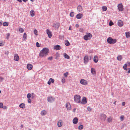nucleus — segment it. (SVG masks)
<instances>
[{
    "label": "nucleus",
    "instance_id": "30",
    "mask_svg": "<svg viewBox=\"0 0 130 130\" xmlns=\"http://www.w3.org/2000/svg\"><path fill=\"white\" fill-rule=\"evenodd\" d=\"M46 113V112L45 110H43L41 111V115L42 116H43L45 115Z\"/></svg>",
    "mask_w": 130,
    "mask_h": 130
},
{
    "label": "nucleus",
    "instance_id": "49",
    "mask_svg": "<svg viewBox=\"0 0 130 130\" xmlns=\"http://www.w3.org/2000/svg\"><path fill=\"white\" fill-rule=\"evenodd\" d=\"M10 33H8L7 34V39H8L9 38V37L10 36Z\"/></svg>",
    "mask_w": 130,
    "mask_h": 130
},
{
    "label": "nucleus",
    "instance_id": "11",
    "mask_svg": "<svg viewBox=\"0 0 130 130\" xmlns=\"http://www.w3.org/2000/svg\"><path fill=\"white\" fill-rule=\"evenodd\" d=\"M66 106L68 110H70L71 109V105L69 103H67L66 105Z\"/></svg>",
    "mask_w": 130,
    "mask_h": 130
},
{
    "label": "nucleus",
    "instance_id": "28",
    "mask_svg": "<svg viewBox=\"0 0 130 130\" xmlns=\"http://www.w3.org/2000/svg\"><path fill=\"white\" fill-rule=\"evenodd\" d=\"M122 58V56L121 55H118L117 57V60L119 61H121Z\"/></svg>",
    "mask_w": 130,
    "mask_h": 130
},
{
    "label": "nucleus",
    "instance_id": "8",
    "mask_svg": "<svg viewBox=\"0 0 130 130\" xmlns=\"http://www.w3.org/2000/svg\"><path fill=\"white\" fill-rule=\"evenodd\" d=\"M84 63L85 64L87 63L89 61L88 56L87 55L85 56L84 57Z\"/></svg>",
    "mask_w": 130,
    "mask_h": 130
},
{
    "label": "nucleus",
    "instance_id": "3",
    "mask_svg": "<svg viewBox=\"0 0 130 130\" xmlns=\"http://www.w3.org/2000/svg\"><path fill=\"white\" fill-rule=\"evenodd\" d=\"M81 97L79 95H75L74 97V99L75 102L79 103L80 102Z\"/></svg>",
    "mask_w": 130,
    "mask_h": 130
},
{
    "label": "nucleus",
    "instance_id": "41",
    "mask_svg": "<svg viewBox=\"0 0 130 130\" xmlns=\"http://www.w3.org/2000/svg\"><path fill=\"white\" fill-rule=\"evenodd\" d=\"M83 128V126L82 125H80L78 127V128L79 129H82Z\"/></svg>",
    "mask_w": 130,
    "mask_h": 130
},
{
    "label": "nucleus",
    "instance_id": "33",
    "mask_svg": "<svg viewBox=\"0 0 130 130\" xmlns=\"http://www.w3.org/2000/svg\"><path fill=\"white\" fill-rule=\"evenodd\" d=\"M65 44L67 46H69L70 44L69 42L67 40L65 41Z\"/></svg>",
    "mask_w": 130,
    "mask_h": 130
},
{
    "label": "nucleus",
    "instance_id": "52",
    "mask_svg": "<svg viewBox=\"0 0 130 130\" xmlns=\"http://www.w3.org/2000/svg\"><path fill=\"white\" fill-rule=\"evenodd\" d=\"M31 100L30 99H28V102L29 103H30L31 102Z\"/></svg>",
    "mask_w": 130,
    "mask_h": 130
},
{
    "label": "nucleus",
    "instance_id": "62",
    "mask_svg": "<svg viewBox=\"0 0 130 130\" xmlns=\"http://www.w3.org/2000/svg\"><path fill=\"white\" fill-rule=\"evenodd\" d=\"M23 125H22V124L21 125V127H22V128H23Z\"/></svg>",
    "mask_w": 130,
    "mask_h": 130
},
{
    "label": "nucleus",
    "instance_id": "53",
    "mask_svg": "<svg viewBox=\"0 0 130 130\" xmlns=\"http://www.w3.org/2000/svg\"><path fill=\"white\" fill-rule=\"evenodd\" d=\"M52 59V57H49L48 58V59L50 60H51Z\"/></svg>",
    "mask_w": 130,
    "mask_h": 130
},
{
    "label": "nucleus",
    "instance_id": "13",
    "mask_svg": "<svg viewBox=\"0 0 130 130\" xmlns=\"http://www.w3.org/2000/svg\"><path fill=\"white\" fill-rule=\"evenodd\" d=\"M83 16L82 14L79 13L76 15V17L77 19H81L83 17Z\"/></svg>",
    "mask_w": 130,
    "mask_h": 130
},
{
    "label": "nucleus",
    "instance_id": "4",
    "mask_svg": "<svg viewBox=\"0 0 130 130\" xmlns=\"http://www.w3.org/2000/svg\"><path fill=\"white\" fill-rule=\"evenodd\" d=\"M92 34L89 33H87L86 35L84 36V39L86 40H87L92 37Z\"/></svg>",
    "mask_w": 130,
    "mask_h": 130
},
{
    "label": "nucleus",
    "instance_id": "12",
    "mask_svg": "<svg viewBox=\"0 0 130 130\" xmlns=\"http://www.w3.org/2000/svg\"><path fill=\"white\" fill-rule=\"evenodd\" d=\"M77 10L79 12L82 11L83 10V8L82 6L79 5L77 7Z\"/></svg>",
    "mask_w": 130,
    "mask_h": 130
},
{
    "label": "nucleus",
    "instance_id": "23",
    "mask_svg": "<svg viewBox=\"0 0 130 130\" xmlns=\"http://www.w3.org/2000/svg\"><path fill=\"white\" fill-rule=\"evenodd\" d=\"M54 48L55 50H60L61 49V47L59 45H57L56 46H54Z\"/></svg>",
    "mask_w": 130,
    "mask_h": 130
},
{
    "label": "nucleus",
    "instance_id": "45",
    "mask_svg": "<svg viewBox=\"0 0 130 130\" xmlns=\"http://www.w3.org/2000/svg\"><path fill=\"white\" fill-rule=\"evenodd\" d=\"M68 74V72H66V73H65L64 74V76L66 77H67Z\"/></svg>",
    "mask_w": 130,
    "mask_h": 130
},
{
    "label": "nucleus",
    "instance_id": "22",
    "mask_svg": "<svg viewBox=\"0 0 130 130\" xmlns=\"http://www.w3.org/2000/svg\"><path fill=\"white\" fill-rule=\"evenodd\" d=\"M19 107L22 109L25 108V104L24 103H22L19 105Z\"/></svg>",
    "mask_w": 130,
    "mask_h": 130
},
{
    "label": "nucleus",
    "instance_id": "5",
    "mask_svg": "<svg viewBox=\"0 0 130 130\" xmlns=\"http://www.w3.org/2000/svg\"><path fill=\"white\" fill-rule=\"evenodd\" d=\"M81 104H85L87 103L86 98L85 97H83L81 101L80 102Z\"/></svg>",
    "mask_w": 130,
    "mask_h": 130
},
{
    "label": "nucleus",
    "instance_id": "35",
    "mask_svg": "<svg viewBox=\"0 0 130 130\" xmlns=\"http://www.w3.org/2000/svg\"><path fill=\"white\" fill-rule=\"evenodd\" d=\"M19 30L20 32L21 33H23L24 31V30L22 28H20L19 29Z\"/></svg>",
    "mask_w": 130,
    "mask_h": 130
},
{
    "label": "nucleus",
    "instance_id": "26",
    "mask_svg": "<svg viewBox=\"0 0 130 130\" xmlns=\"http://www.w3.org/2000/svg\"><path fill=\"white\" fill-rule=\"evenodd\" d=\"M91 72L92 74L94 75L96 74V72L95 69L93 68H91Z\"/></svg>",
    "mask_w": 130,
    "mask_h": 130
},
{
    "label": "nucleus",
    "instance_id": "38",
    "mask_svg": "<svg viewBox=\"0 0 130 130\" xmlns=\"http://www.w3.org/2000/svg\"><path fill=\"white\" fill-rule=\"evenodd\" d=\"M27 35L26 33H25L24 34L23 37L24 38V40H25L26 39Z\"/></svg>",
    "mask_w": 130,
    "mask_h": 130
},
{
    "label": "nucleus",
    "instance_id": "48",
    "mask_svg": "<svg viewBox=\"0 0 130 130\" xmlns=\"http://www.w3.org/2000/svg\"><path fill=\"white\" fill-rule=\"evenodd\" d=\"M113 23L112 21H110L109 23V25L110 26H111L113 25Z\"/></svg>",
    "mask_w": 130,
    "mask_h": 130
},
{
    "label": "nucleus",
    "instance_id": "56",
    "mask_svg": "<svg viewBox=\"0 0 130 130\" xmlns=\"http://www.w3.org/2000/svg\"><path fill=\"white\" fill-rule=\"evenodd\" d=\"M125 105V103L124 102H123L122 103V105L123 106H124Z\"/></svg>",
    "mask_w": 130,
    "mask_h": 130
},
{
    "label": "nucleus",
    "instance_id": "50",
    "mask_svg": "<svg viewBox=\"0 0 130 130\" xmlns=\"http://www.w3.org/2000/svg\"><path fill=\"white\" fill-rule=\"evenodd\" d=\"M127 64V66H130V62H128L126 64Z\"/></svg>",
    "mask_w": 130,
    "mask_h": 130
},
{
    "label": "nucleus",
    "instance_id": "37",
    "mask_svg": "<svg viewBox=\"0 0 130 130\" xmlns=\"http://www.w3.org/2000/svg\"><path fill=\"white\" fill-rule=\"evenodd\" d=\"M127 64H124L123 67V69H124L125 70L127 71Z\"/></svg>",
    "mask_w": 130,
    "mask_h": 130
},
{
    "label": "nucleus",
    "instance_id": "57",
    "mask_svg": "<svg viewBox=\"0 0 130 130\" xmlns=\"http://www.w3.org/2000/svg\"><path fill=\"white\" fill-rule=\"evenodd\" d=\"M79 25L78 24H76L75 25V26L76 27H79Z\"/></svg>",
    "mask_w": 130,
    "mask_h": 130
},
{
    "label": "nucleus",
    "instance_id": "15",
    "mask_svg": "<svg viewBox=\"0 0 130 130\" xmlns=\"http://www.w3.org/2000/svg\"><path fill=\"white\" fill-rule=\"evenodd\" d=\"M46 33L48 37L49 38H51L52 36L51 32L49 30L47 29L46 30Z\"/></svg>",
    "mask_w": 130,
    "mask_h": 130
},
{
    "label": "nucleus",
    "instance_id": "14",
    "mask_svg": "<svg viewBox=\"0 0 130 130\" xmlns=\"http://www.w3.org/2000/svg\"><path fill=\"white\" fill-rule=\"evenodd\" d=\"M14 60L15 61H18L19 60V58L17 54H15L14 57Z\"/></svg>",
    "mask_w": 130,
    "mask_h": 130
},
{
    "label": "nucleus",
    "instance_id": "9",
    "mask_svg": "<svg viewBox=\"0 0 130 130\" xmlns=\"http://www.w3.org/2000/svg\"><path fill=\"white\" fill-rule=\"evenodd\" d=\"M80 83L81 84L84 85H86L87 84V81L84 79H81L80 80Z\"/></svg>",
    "mask_w": 130,
    "mask_h": 130
},
{
    "label": "nucleus",
    "instance_id": "20",
    "mask_svg": "<svg viewBox=\"0 0 130 130\" xmlns=\"http://www.w3.org/2000/svg\"><path fill=\"white\" fill-rule=\"evenodd\" d=\"M78 121V118L76 117L74 118L73 120V123L74 124H77Z\"/></svg>",
    "mask_w": 130,
    "mask_h": 130
},
{
    "label": "nucleus",
    "instance_id": "32",
    "mask_svg": "<svg viewBox=\"0 0 130 130\" xmlns=\"http://www.w3.org/2000/svg\"><path fill=\"white\" fill-rule=\"evenodd\" d=\"M120 119L121 121L124 120V117L123 115H122L120 117Z\"/></svg>",
    "mask_w": 130,
    "mask_h": 130
},
{
    "label": "nucleus",
    "instance_id": "7",
    "mask_svg": "<svg viewBox=\"0 0 130 130\" xmlns=\"http://www.w3.org/2000/svg\"><path fill=\"white\" fill-rule=\"evenodd\" d=\"M55 100V98L52 96H50L47 98V101L50 103L53 102Z\"/></svg>",
    "mask_w": 130,
    "mask_h": 130
},
{
    "label": "nucleus",
    "instance_id": "51",
    "mask_svg": "<svg viewBox=\"0 0 130 130\" xmlns=\"http://www.w3.org/2000/svg\"><path fill=\"white\" fill-rule=\"evenodd\" d=\"M3 80V78L0 77V82H2Z\"/></svg>",
    "mask_w": 130,
    "mask_h": 130
},
{
    "label": "nucleus",
    "instance_id": "31",
    "mask_svg": "<svg viewBox=\"0 0 130 130\" xmlns=\"http://www.w3.org/2000/svg\"><path fill=\"white\" fill-rule=\"evenodd\" d=\"M54 26L55 27L58 28L60 26V24L58 23H56L54 25Z\"/></svg>",
    "mask_w": 130,
    "mask_h": 130
},
{
    "label": "nucleus",
    "instance_id": "18",
    "mask_svg": "<svg viewBox=\"0 0 130 130\" xmlns=\"http://www.w3.org/2000/svg\"><path fill=\"white\" fill-rule=\"evenodd\" d=\"M27 68L29 70H30L32 68V66L30 64H28L27 65Z\"/></svg>",
    "mask_w": 130,
    "mask_h": 130
},
{
    "label": "nucleus",
    "instance_id": "29",
    "mask_svg": "<svg viewBox=\"0 0 130 130\" xmlns=\"http://www.w3.org/2000/svg\"><path fill=\"white\" fill-rule=\"evenodd\" d=\"M126 36L127 38L130 37V33L129 32H125Z\"/></svg>",
    "mask_w": 130,
    "mask_h": 130
},
{
    "label": "nucleus",
    "instance_id": "2",
    "mask_svg": "<svg viewBox=\"0 0 130 130\" xmlns=\"http://www.w3.org/2000/svg\"><path fill=\"white\" fill-rule=\"evenodd\" d=\"M107 41L109 44H114L117 41V40L115 39H113L111 37H109L107 39Z\"/></svg>",
    "mask_w": 130,
    "mask_h": 130
},
{
    "label": "nucleus",
    "instance_id": "40",
    "mask_svg": "<svg viewBox=\"0 0 130 130\" xmlns=\"http://www.w3.org/2000/svg\"><path fill=\"white\" fill-rule=\"evenodd\" d=\"M70 16L71 17H73L74 16V14L73 12H71L70 13Z\"/></svg>",
    "mask_w": 130,
    "mask_h": 130
},
{
    "label": "nucleus",
    "instance_id": "6",
    "mask_svg": "<svg viewBox=\"0 0 130 130\" xmlns=\"http://www.w3.org/2000/svg\"><path fill=\"white\" fill-rule=\"evenodd\" d=\"M118 8L120 11H122L123 10V6L122 3L119 4L118 5Z\"/></svg>",
    "mask_w": 130,
    "mask_h": 130
},
{
    "label": "nucleus",
    "instance_id": "42",
    "mask_svg": "<svg viewBox=\"0 0 130 130\" xmlns=\"http://www.w3.org/2000/svg\"><path fill=\"white\" fill-rule=\"evenodd\" d=\"M34 33L36 35H38V31L36 29L34 30Z\"/></svg>",
    "mask_w": 130,
    "mask_h": 130
},
{
    "label": "nucleus",
    "instance_id": "17",
    "mask_svg": "<svg viewBox=\"0 0 130 130\" xmlns=\"http://www.w3.org/2000/svg\"><path fill=\"white\" fill-rule=\"evenodd\" d=\"M107 117L104 114H101V115L100 118L102 119H103L105 120Z\"/></svg>",
    "mask_w": 130,
    "mask_h": 130
},
{
    "label": "nucleus",
    "instance_id": "27",
    "mask_svg": "<svg viewBox=\"0 0 130 130\" xmlns=\"http://www.w3.org/2000/svg\"><path fill=\"white\" fill-rule=\"evenodd\" d=\"M64 58H67V59H69L70 57L67 54L64 53L63 54Z\"/></svg>",
    "mask_w": 130,
    "mask_h": 130
},
{
    "label": "nucleus",
    "instance_id": "58",
    "mask_svg": "<svg viewBox=\"0 0 130 130\" xmlns=\"http://www.w3.org/2000/svg\"><path fill=\"white\" fill-rule=\"evenodd\" d=\"M76 109V108H74V109H73V111L74 112H75V111Z\"/></svg>",
    "mask_w": 130,
    "mask_h": 130
},
{
    "label": "nucleus",
    "instance_id": "10",
    "mask_svg": "<svg viewBox=\"0 0 130 130\" xmlns=\"http://www.w3.org/2000/svg\"><path fill=\"white\" fill-rule=\"evenodd\" d=\"M117 24L120 27H121L123 25V22L120 20H119L118 21Z\"/></svg>",
    "mask_w": 130,
    "mask_h": 130
},
{
    "label": "nucleus",
    "instance_id": "47",
    "mask_svg": "<svg viewBox=\"0 0 130 130\" xmlns=\"http://www.w3.org/2000/svg\"><path fill=\"white\" fill-rule=\"evenodd\" d=\"M36 45L37 47H39L40 46V45L39 43L38 42H36Z\"/></svg>",
    "mask_w": 130,
    "mask_h": 130
},
{
    "label": "nucleus",
    "instance_id": "54",
    "mask_svg": "<svg viewBox=\"0 0 130 130\" xmlns=\"http://www.w3.org/2000/svg\"><path fill=\"white\" fill-rule=\"evenodd\" d=\"M127 69L128 70V73H130V68H128Z\"/></svg>",
    "mask_w": 130,
    "mask_h": 130
},
{
    "label": "nucleus",
    "instance_id": "61",
    "mask_svg": "<svg viewBox=\"0 0 130 130\" xmlns=\"http://www.w3.org/2000/svg\"><path fill=\"white\" fill-rule=\"evenodd\" d=\"M3 45V44L2 43H0V46H2Z\"/></svg>",
    "mask_w": 130,
    "mask_h": 130
},
{
    "label": "nucleus",
    "instance_id": "43",
    "mask_svg": "<svg viewBox=\"0 0 130 130\" xmlns=\"http://www.w3.org/2000/svg\"><path fill=\"white\" fill-rule=\"evenodd\" d=\"M87 109L88 111H90L91 110L92 108L91 107L89 106L88 107Z\"/></svg>",
    "mask_w": 130,
    "mask_h": 130
},
{
    "label": "nucleus",
    "instance_id": "59",
    "mask_svg": "<svg viewBox=\"0 0 130 130\" xmlns=\"http://www.w3.org/2000/svg\"><path fill=\"white\" fill-rule=\"evenodd\" d=\"M18 1V2H22V0H17Z\"/></svg>",
    "mask_w": 130,
    "mask_h": 130
},
{
    "label": "nucleus",
    "instance_id": "1",
    "mask_svg": "<svg viewBox=\"0 0 130 130\" xmlns=\"http://www.w3.org/2000/svg\"><path fill=\"white\" fill-rule=\"evenodd\" d=\"M49 52V50L47 48H43L41 50L39 54V56L40 57H45L48 55Z\"/></svg>",
    "mask_w": 130,
    "mask_h": 130
},
{
    "label": "nucleus",
    "instance_id": "36",
    "mask_svg": "<svg viewBox=\"0 0 130 130\" xmlns=\"http://www.w3.org/2000/svg\"><path fill=\"white\" fill-rule=\"evenodd\" d=\"M3 25L4 26H7L8 25V22H5L3 23Z\"/></svg>",
    "mask_w": 130,
    "mask_h": 130
},
{
    "label": "nucleus",
    "instance_id": "16",
    "mask_svg": "<svg viewBox=\"0 0 130 130\" xmlns=\"http://www.w3.org/2000/svg\"><path fill=\"white\" fill-rule=\"evenodd\" d=\"M62 120H60L57 123V126L59 127H61L62 125Z\"/></svg>",
    "mask_w": 130,
    "mask_h": 130
},
{
    "label": "nucleus",
    "instance_id": "19",
    "mask_svg": "<svg viewBox=\"0 0 130 130\" xmlns=\"http://www.w3.org/2000/svg\"><path fill=\"white\" fill-rule=\"evenodd\" d=\"M54 79L52 78H50L47 84L48 85H50L51 84V83H54Z\"/></svg>",
    "mask_w": 130,
    "mask_h": 130
},
{
    "label": "nucleus",
    "instance_id": "60",
    "mask_svg": "<svg viewBox=\"0 0 130 130\" xmlns=\"http://www.w3.org/2000/svg\"><path fill=\"white\" fill-rule=\"evenodd\" d=\"M22 1L23 2H26L27 1H28V0H22Z\"/></svg>",
    "mask_w": 130,
    "mask_h": 130
},
{
    "label": "nucleus",
    "instance_id": "55",
    "mask_svg": "<svg viewBox=\"0 0 130 130\" xmlns=\"http://www.w3.org/2000/svg\"><path fill=\"white\" fill-rule=\"evenodd\" d=\"M3 108L4 109H5L7 108V107L6 106H4Z\"/></svg>",
    "mask_w": 130,
    "mask_h": 130
},
{
    "label": "nucleus",
    "instance_id": "25",
    "mask_svg": "<svg viewBox=\"0 0 130 130\" xmlns=\"http://www.w3.org/2000/svg\"><path fill=\"white\" fill-rule=\"evenodd\" d=\"M35 13V12L33 10H32L30 11V15L32 17H33L34 16Z\"/></svg>",
    "mask_w": 130,
    "mask_h": 130
},
{
    "label": "nucleus",
    "instance_id": "21",
    "mask_svg": "<svg viewBox=\"0 0 130 130\" xmlns=\"http://www.w3.org/2000/svg\"><path fill=\"white\" fill-rule=\"evenodd\" d=\"M93 61L95 63H97L98 61V59L97 56H95L93 58Z\"/></svg>",
    "mask_w": 130,
    "mask_h": 130
},
{
    "label": "nucleus",
    "instance_id": "64",
    "mask_svg": "<svg viewBox=\"0 0 130 130\" xmlns=\"http://www.w3.org/2000/svg\"><path fill=\"white\" fill-rule=\"evenodd\" d=\"M71 27H70L69 28V30H71Z\"/></svg>",
    "mask_w": 130,
    "mask_h": 130
},
{
    "label": "nucleus",
    "instance_id": "24",
    "mask_svg": "<svg viewBox=\"0 0 130 130\" xmlns=\"http://www.w3.org/2000/svg\"><path fill=\"white\" fill-rule=\"evenodd\" d=\"M112 118L110 116L107 118V120L108 122L110 123L112 122Z\"/></svg>",
    "mask_w": 130,
    "mask_h": 130
},
{
    "label": "nucleus",
    "instance_id": "39",
    "mask_svg": "<svg viewBox=\"0 0 130 130\" xmlns=\"http://www.w3.org/2000/svg\"><path fill=\"white\" fill-rule=\"evenodd\" d=\"M31 96V94L30 93H28L27 95V97L28 99H30Z\"/></svg>",
    "mask_w": 130,
    "mask_h": 130
},
{
    "label": "nucleus",
    "instance_id": "34",
    "mask_svg": "<svg viewBox=\"0 0 130 130\" xmlns=\"http://www.w3.org/2000/svg\"><path fill=\"white\" fill-rule=\"evenodd\" d=\"M102 8L103 11H106L107 9V7L105 6H103L102 7Z\"/></svg>",
    "mask_w": 130,
    "mask_h": 130
},
{
    "label": "nucleus",
    "instance_id": "44",
    "mask_svg": "<svg viewBox=\"0 0 130 130\" xmlns=\"http://www.w3.org/2000/svg\"><path fill=\"white\" fill-rule=\"evenodd\" d=\"M61 81L63 83H65L66 82V79L65 78H63L62 80Z\"/></svg>",
    "mask_w": 130,
    "mask_h": 130
},
{
    "label": "nucleus",
    "instance_id": "46",
    "mask_svg": "<svg viewBox=\"0 0 130 130\" xmlns=\"http://www.w3.org/2000/svg\"><path fill=\"white\" fill-rule=\"evenodd\" d=\"M3 107V105L2 103H0V108H2Z\"/></svg>",
    "mask_w": 130,
    "mask_h": 130
},
{
    "label": "nucleus",
    "instance_id": "63",
    "mask_svg": "<svg viewBox=\"0 0 130 130\" xmlns=\"http://www.w3.org/2000/svg\"><path fill=\"white\" fill-rule=\"evenodd\" d=\"M116 101H115V102L113 103V104L115 105H116Z\"/></svg>",
    "mask_w": 130,
    "mask_h": 130
}]
</instances>
